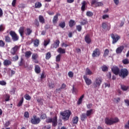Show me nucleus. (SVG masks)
<instances>
[{
  "mask_svg": "<svg viewBox=\"0 0 129 129\" xmlns=\"http://www.w3.org/2000/svg\"><path fill=\"white\" fill-rule=\"evenodd\" d=\"M19 33L21 36V37H24V33H25V27H21L19 30Z\"/></svg>",
  "mask_w": 129,
  "mask_h": 129,
  "instance_id": "nucleus-16",
  "label": "nucleus"
},
{
  "mask_svg": "<svg viewBox=\"0 0 129 129\" xmlns=\"http://www.w3.org/2000/svg\"><path fill=\"white\" fill-rule=\"evenodd\" d=\"M48 44H49V40H44V43H43L44 46L46 47V46H47Z\"/></svg>",
  "mask_w": 129,
  "mask_h": 129,
  "instance_id": "nucleus-61",
  "label": "nucleus"
},
{
  "mask_svg": "<svg viewBox=\"0 0 129 129\" xmlns=\"http://www.w3.org/2000/svg\"><path fill=\"white\" fill-rule=\"evenodd\" d=\"M3 64L4 66H10V65H12V61L9 59H5L3 62Z\"/></svg>",
  "mask_w": 129,
  "mask_h": 129,
  "instance_id": "nucleus-19",
  "label": "nucleus"
},
{
  "mask_svg": "<svg viewBox=\"0 0 129 129\" xmlns=\"http://www.w3.org/2000/svg\"><path fill=\"white\" fill-rule=\"evenodd\" d=\"M50 115L53 118H50L49 119V123H51L52 124V126L53 127H56L57 124H58V120L57 119V116L55 114V113L50 112Z\"/></svg>",
  "mask_w": 129,
  "mask_h": 129,
  "instance_id": "nucleus-1",
  "label": "nucleus"
},
{
  "mask_svg": "<svg viewBox=\"0 0 129 129\" xmlns=\"http://www.w3.org/2000/svg\"><path fill=\"white\" fill-rule=\"evenodd\" d=\"M4 31H5V27H4L3 24H1L0 25V32H4Z\"/></svg>",
  "mask_w": 129,
  "mask_h": 129,
  "instance_id": "nucleus-52",
  "label": "nucleus"
},
{
  "mask_svg": "<svg viewBox=\"0 0 129 129\" xmlns=\"http://www.w3.org/2000/svg\"><path fill=\"white\" fill-rule=\"evenodd\" d=\"M101 83H102L101 78H96L93 83L94 88H99Z\"/></svg>",
  "mask_w": 129,
  "mask_h": 129,
  "instance_id": "nucleus-7",
  "label": "nucleus"
},
{
  "mask_svg": "<svg viewBox=\"0 0 129 129\" xmlns=\"http://www.w3.org/2000/svg\"><path fill=\"white\" fill-rule=\"evenodd\" d=\"M40 118L41 119H45V118H47V116L46 115V114H42L40 116Z\"/></svg>",
  "mask_w": 129,
  "mask_h": 129,
  "instance_id": "nucleus-54",
  "label": "nucleus"
},
{
  "mask_svg": "<svg viewBox=\"0 0 129 129\" xmlns=\"http://www.w3.org/2000/svg\"><path fill=\"white\" fill-rule=\"evenodd\" d=\"M111 71L115 75H119V73H120L119 68L117 66H113L111 68Z\"/></svg>",
  "mask_w": 129,
  "mask_h": 129,
  "instance_id": "nucleus-10",
  "label": "nucleus"
},
{
  "mask_svg": "<svg viewBox=\"0 0 129 129\" xmlns=\"http://www.w3.org/2000/svg\"><path fill=\"white\" fill-rule=\"evenodd\" d=\"M87 115L86 114V113H83L81 116H80V117H81V120L82 121H85L87 118Z\"/></svg>",
  "mask_w": 129,
  "mask_h": 129,
  "instance_id": "nucleus-27",
  "label": "nucleus"
},
{
  "mask_svg": "<svg viewBox=\"0 0 129 129\" xmlns=\"http://www.w3.org/2000/svg\"><path fill=\"white\" fill-rule=\"evenodd\" d=\"M124 102L127 106H129V100H128L127 99L124 100Z\"/></svg>",
  "mask_w": 129,
  "mask_h": 129,
  "instance_id": "nucleus-63",
  "label": "nucleus"
},
{
  "mask_svg": "<svg viewBox=\"0 0 129 129\" xmlns=\"http://www.w3.org/2000/svg\"><path fill=\"white\" fill-rule=\"evenodd\" d=\"M23 102H24V97L22 98L21 100L18 103L17 106L18 107L22 106V104H23Z\"/></svg>",
  "mask_w": 129,
  "mask_h": 129,
  "instance_id": "nucleus-43",
  "label": "nucleus"
},
{
  "mask_svg": "<svg viewBox=\"0 0 129 129\" xmlns=\"http://www.w3.org/2000/svg\"><path fill=\"white\" fill-rule=\"evenodd\" d=\"M34 71L36 74H40L41 73V67L39 65H35Z\"/></svg>",
  "mask_w": 129,
  "mask_h": 129,
  "instance_id": "nucleus-15",
  "label": "nucleus"
},
{
  "mask_svg": "<svg viewBox=\"0 0 129 129\" xmlns=\"http://www.w3.org/2000/svg\"><path fill=\"white\" fill-rule=\"evenodd\" d=\"M101 54V51L99 48H96L93 51L92 56L93 57H99Z\"/></svg>",
  "mask_w": 129,
  "mask_h": 129,
  "instance_id": "nucleus-9",
  "label": "nucleus"
},
{
  "mask_svg": "<svg viewBox=\"0 0 129 129\" xmlns=\"http://www.w3.org/2000/svg\"><path fill=\"white\" fill-rule=\"evenodd\" d=\"M24 117H25L26 118H29V117H30V114L29 113V112L28 111L25 112Z\"/></svg>",
  "mask_w": 129,
  "mask_h": 129,
  "instance_id": "nucleus-47",
  "label": "nucleus"
},
{
  "mask_svg": "<svg viewBox=\"0 0 129 129\" xmlns=\"http://www.w3.org/2000/svg\"><path fill=\"white\" fill-rule=\"evenodd\" d=\"M79 118L77 116H75L73 118L72 122L74 124H77L78 122Z\"/></svg>",
  "mask_w": 129,
  "mask_h": 129,
  "instance_id": "nucleus-34",
  "label": "nucleus"
},
{
  "mask_svg": "<svg viewBox=\"0 0 129 129\" xmlns=\"http://www.w3.org/2000/svg\"><path fill=\"white\" fill-rule=\"evenodd\" d=\"M84 95H82L80 97V98H79L78 102H77V104L78 105H80L82 102V101H83V99L84 98Z\"/></svg>",
  "mask_w": 129,
  "mask_h": 129,
  "instance_id": "nucleus-32",
  "label": "nucleus"
},
{
  "mask_svg": "<svg viewBox=\"0 0 129 129\" xmlns=\"http://www.w3.org/2000/svg\"><path fill=\"white\" fill-rule=\"evenodd\" d=\"M33 31L30 28H27L25 31L26 36H30L32 34Z\"/></svg>",
  "mask_w": 129,
  "mask_h": 129,
  "instance_id": "nucleus-21",
  "label": "nucleus"
},
{
  "mask_svg": "<svg viewBox=\"0 0 129 129\" xmlns=\"http://www.w3.org/2000/svg\"><path fill=\"white\" fill-rule=\"evenodd\" d=\"M45 77H46V76H45V72H43L41 75L40 79H44V78H45Z\"/></svg>",
  "mask_w": 129,
  "mask_h": 129,
  "instance_id": "nucleus-57",
  "label": "nucleus"
},
{
  "mask_svg": "<svg viewBox=\"0 0 129 129\" xmlns=\"http://www.w3.org/2000/svg\"><path fill=\"white\" fill-rule=\"evenodd\" d=\"M57 52L60 54H64L66 52V50L61 47H59L57 49Z\"/></svg>",
  "mask_w": 129,
  "mask_h": 129,
  "instance_id": "nucleus-23",
  "label": "nucleus"
},
{
  "mask_svg": "<svg viewBox=\"0 0 129 129\" xmlns=\"http://www.w3.org/2000/svg\"><path fill=\"white\" fill-rule=\"evenodd\" d=\"M103 5V3L102 2H97L96 4V7H102V6Z\"/></svg>",
  "mask_w": 129,
  "mask_h": 129,
  "instance_id": "nucleus-50",
  "label": "nucleus"
},
{
  "mask_svg": "<svg viewBox=\"0 0 129 129\" xmlns=\"http://www.w3.org/2000/svg\"><path fill=\"white\" fill-rule=\"evenodd\" d=\"M86 16L88 17H92L93 16V13L91 11H87L86 12Z\"/></svg>",
  "mask_w": 129,
  "mask_h": 129,
  "instance_id": "nucleus-39",
  "label": "nucleus"
},
{
  "mask_svg": "<svg viewBox=\"0 0 129 129\" xmlns=\"http://www.w3.org/2000/svg\"><path fill=\"white\" fill-rule=\"evenodd\" d=\"M106 18H109V15H103V16H102V19L103 20H105L106 19Z\"/></svg>",
  "mask_w": 129,
  "mask_h": 129,
  "instance_id": "nucleus-58",
  "label": "nucleus"
},
{
  "mask_svg": "<svg viewBox=\"0 0 129 129\" xmlns=\"http://www.w3.org/2000/svg\"><path fill=\"white\" fill-rule=\"evenodd\" d=\"M0 85L3 86L7 85V83L5 81H0Z\"/></svg>",
  "mask_w": 129,
  "mask_h": 129,
  "instance_id": "nucleus-55",
  "label": "nucleus"
},
{
  "mask_svg": "<svg viewBox=\"0 0 129 129\" xmlns=\"http://www.w3.org/2000/svg\"><path fill=\"white\" fill-rule=\"evenodd\" d=\"M18 50H19V46L16 45L11 49V53L12 55H16V53L18 51Z\"/></svg>",
  "mask_w": 129,
  "mask_h": 129,
  "instance_id": "nucleus-13",
  "label": "nucleus"
},
{
  "mask_svg": "<svg viewBox=\"0 0 129 129\" xmlns=\"http://www.w3.org/2000/svg\"><path fill=\"white\" fill-rule=\"evenodd\" d=\"M69 27L72 28L76 25V22L73 20H70L69 23Z\"/></svg>",
  "mask_w": 129,
  "mask_h": 129,
  "instance_id": "nucleus-26",
  "label": "nucleus"
},
{
  "mask_svg": "<svg viewBox=\"0 0 129 129\" xmlns=\"http://www.w3.org/2000/svg\"><path fill=\"white\" fill-rule=\"evenodd\" d=\"M32 56V52L31 51H27L25 53V57L26 58H29Z\"/></svg>",
  "mask_w": 129,
  "mask_h": 129,
  "instance_id": "nucleus-22",
  "label": "nucleus"
},
{
  "mask_svg": "<svg viewBox=\"0 0 129 129\" xmlns=\"http://www.w3.org/2000/svg\"><path fill=\"white\" fill-rule=\"evenodd\" d=\"M5 45H6L5 42L2 40H0V47H5Z\"/></svg>",
  "mask_w": 129,
  "mask_h": 129,
  "instance_id": "nucleus-49",
  "label": "nucleus"
},
{
  "mask_svg": "<svg viewBox=\"0 0 129 129\" xmlns=\"http://www.w3.org/2000/svg\"><path fill=\"white\" fill-rule=\"evenodd\" d=\"M101 69L103 72H106L108 71V67L104 65L101 67Z\"/></svg>",
  "mask_w": 129,
  "mask_h": 129,
  "instance_id": "nucleus-41",
  "label": "nucleus"
},
{
  "mask_svg": "<svg viewBox=\"0 0 129 129\" xmlns=\"http://www.w3.org/2000/svg\"><path fill=\"white\" fill-rule=\"evenodd\" d=\"M102 28L104 29H106V28L107 27V25L106 23L103 22L102 25Z\"/></svg>",
  "mask_w": 129,
  "mask_h": 129,
  "instance_id": "nucleus-53",
  "label": "nucleus"
},
{
  "mask_svg": "<svg viewBox=\"0 0 129 129\" xmlns=\"http://www.w3.org/2000/svg\"><path fill=\"white\" fill-rule=\"evenodd\" d=\"M71 114L72 112L70 110H66L63 112H60V114L62 116V119L64 121H67L69 119Z\"/></svg>",
  "mask_w": 129,
  "mask_h": 129,
  "instance_id": "nucleus-3",
  "label": "nucleus"
},
{
  "mask_svg": "<svg viewBox=\"0 0 129 129\" xmlns=\"http://www.w3.org/2000/svg\"><path fill=\"white\" fill-rule=\"evenodd\" d=\"M40 43V40L38 39H36L35 40H33V44L34 47H38L39 46V44Z\"/></svg>",
  "mask_w": 129,
  "mask_h": 129,
  "instance_id": "nucleus-29",
  "label": "nucleus"
},
{
  "mask_svg": "<svg viewBox=\"0 0 129 129\" xmlns=\"http://www.w3.org/2000/svg\"><path fill=\"white\" fill-rule=\"evenodd\" d=\"M60 60H61V55L59 54L56 56V61L59 62Z\"/></svg>",
  "mask_w": 129,
  "mask_h": 129,
  "instance_id": "nucleus-42",
  "label": "nucleus"
},
{
  "mask_svg": "<svg viewBox=\"0 0 129 129\" xmlns=\"http://www.w3.org/2000/svg\"><path fill=\"white\" fill-rule=\"evenodd\" d=\"M85 41L87 44H90L92 40L90 37V35L89 34H87L85 36Z\"/></svg>",
  "mask_w": 129,
  "mask_h": 129,
  "instance_id": "nucleus-17",
  "label": "nucleus"
},
{
  "mask_svg": "<svg viewBox=\"0 0 129 129\" xmlns=\"http://www.w3.org/2000/svg\"><path fill=\"white\" fill-rule=\"evenodd\" d=\"M38 20L41 24H45V19L41 15H40L38 17Z\"/></svg>",
  "mask_w": 129,
  "mask_h": 129,
  "instance_id": "nucleus-25",
  "label": "nucleus"
},
{
  "mask_svg": "<svg viewBox=\"0 0 129 129\" xmlns=\"http://www.w3.org/2000/svg\"><path fill=\"white\" fill-rule=\"evenodd\" d=\"M60 16V13H56V14L53 17L52 19V23L54 25H55L56 23H58V17Z\"/></svg>",
  "mask_w": 129,
  "mask_h": 129,
  "instance_id": "nucleus-12",
  "label": "nucleus"
},
{
  "mask_svg": "<svg viewBox=\"0 0 129 129\" xmlns=\"http://www.w3.org/2000/svg\"><path fill=\"white\" fill-rule=\"evenodd\" d=\"M120 88L122 91H126L129 88V87L124 85H120Z\"/></svg>",
  "mask_w": 129,
  "mask_h": 129,
  "instance_id": "nucleus-28",
  "label": "nucleus"
},
{
  "mask_svg": "<svg viewBox=\"0 0 129 129\" xmlns=\"http://www.w3.org/2000/svg\"><path fill=\"white\" fill-rule=\"evenodd\" d=\"M124 128H126V129H129V120L127 122V124H126L124 125Z\"/></svg>",
  "mask_w": 129,
  "mask_h": 129,
  "instance_id": "nucleus-62",
  "label": "nucleus"
},
{
  "mask_svg": "<svg viewBox=\"0 0 129 129\" xmlns=\"http://www.w3.org/2000/svg\"><path fill=\"white\" fill-rule=\"evenodd\" d=\"M42 7V4L40 2H37L35 4V9H40Z\"/></svg>",
  "mask_w": 129,
  "mask_h": 129,
  "instance_id": "nucleus-31",
  "label": "nucleus"
},
{
  "mask_svg": "<svg viewBox=\"0 0 129 129\" xmlns=\"http://www.w3.org/2000/svg\"><path fill=\"white\" fill-rule=\"evenodd\" d=\"M80 24L81 26H84L88 24V21L86 19H83V21L80 22Z\"/></svg>",
  "mask_w": 129,
  "mask_h": 129,
  "instance_id": "nucleus-40",
  "label": "nucleus"
},
{
  "mask_svg": "<svg viewBox=\"0 0 129 129\" xmlns=\"http://www.w3.org/2000/svg\"><path fill=\"white\" fill-rule=\"evenodd\" d=\"M93 109H90L89 110H87L86 113V115L88 116L89 117L92 114H93Z\"/></svg>",
  "mask_w": 129,
  "mask_h": 129,
  "instance_id": "nucleus-30",
  "label": "nucleus"
},
{
  "mask_svg": "<svg viewBox=\"0 0 129 129\" xmlns=\"http://www.w3.org/2000/svg\"><path fill=\"white\" fill-rule=\"evenodd\" d=\"M83 78H84V80H85L87 85L89 86L92 84L91 80H90V79L87 78V77H86V76H84Z\"/></svg>",
  "mask_w": 129,
  "mask_h": 129,
  "instance_id": "nucleus-14",
  "label": "nucleus"
},
{
  "mask_svg": "<svg viewBox=\"0 0 129 129\" xmlns=\"http://www.w3.org/2000/svg\"><path fill=\"white\" fill-rule=\"evenodd\" d=\"M39 58V55L38 53H33L32 55V59L33 60L34 63L38 64L39 63V60H38Z\"/></svg>",
  "mask_w": 129,
  "mask_h": 129,
  "instance_id": "nucleus-11",
  "label": "nucleus"
},
{
  "mask_svg": "<svg viewBox=\"0 0 129 129\" xmlns=\"http://www.w3.org/2000/svg\"><path fill=\"white\" fill-rule=\"evenodd\" d=\"M123 49H124V46L123 45L117 47V49H116V53L117 54H120L122 52Z\"/></svg>",
  "mask_w": 129,
  "mask_h": 129,
  "instance_id": "nucleus-18",
  "label": "nucleus"
},
{
  "mask_svg": "<svg viewBox=\"0 0 129 129\" xmlns=\"http://www.w3.org/2000/svg\"><path fill=\"white\" fill-rule=\"evenodd\" d=\"M119 121V119L117 117H115L114 118H109L108 117H106L105 119V123L108 125H111L115 123L118 122Z\"/></svg>",
  "mask_w": 129,
  "mask_h": 129,
  "instance_id": "nucleus-2",
  "label": "nucleus"
},
{
  "mask_svg": "<svg viewBox=\"0 0 129 129\" xmlns=\"http://www.w3.org/2000/svg\"><path fill=\"white\" fill-rule=\"evenodd\" d=\"M13 59L14 61H18V60H19V56L16 55L13 57Z\"/></svg>",
  "mask_w": 129,
  "mask_h": 129,
  "instance_id": "nucleus-60",
  "label": "nucleus"
},
{
  "mask_svg": "<svg viewBox=\"0 0 129 129\" xmlns=\"http://www.w3.org/2000/svg\"><path fill=\"white\" fill-rule=\"evenodd\" d=\"M24 98H25V99L26 100H31V96H30V95H28V94H26L24 96Z\"/></svg>",
  "mask_w": 129,
  "mask_h": 129,
  "instance_id": "nucleus-45",
  "label": "nucleus"
},
{
  "mask_svg": "<svg viewBox=\"0 0 129 129\" xmlns=\"http://www.w3.org/2000/svg\"><path fill=\"white\" fill-rule=\"evenodd\" d=\"M122 62L124 64H127L129 63V60L127 58H125L122 60Z\"/></svg>",
  "mask_w": 129,
  "mask_h": 129,
  "instance_id": "nucleus-44",
  "label": "nucleus"
},
{
  "mask_svg": "<svg viewBox=\"0 0 129 129\" xmlns=\"http://www.w3.org/2000/svg\"><path fill=\"white\" fill-rule=\"evenodd\" d=\"M128 75V72L127 69L124 68V69H121V70H120L118 75L120 77H121L123 79H124L125 77L127 76Z\"/></svg>",
  "mask_w": 129,
  "mask_h": 129,
  "instance_id": "nucleus-6",
  "label": "nucleus"
},
{
  "mask_svg": "<svg viewBox=\"0 0 129 129\" xmlns=\"http://www.w3.org/2000/svg\"><path fill=\"white\" fill-rule=\"evenodd\" d=\"M10 35L11 36L12 40L14 41V42H16V41H19V36H18V34L16 33V32L13 31H11L10 32Z\"/></svg>",
  "mask_w": 129,
  "mask_h": 129,
  "instance_id": "nucleus-8",
  "label": "nucleus"
},
{
  "mask_svg": "<svg viewBox=\"0 0 129 129\" xmlns=\"http://www.w3.org/2000/svg\"><path fill=\"white\" fill-rule=\"evenodd\" d=\"M34 25L35 26H36V27H39V21H38V20H36L35 21Z\"/></svg>",
  "mask_w": 129,
  "mask_h": 129,
  "instance_id": "nucleus-59",
  "label": "nucleus"
},
{
  "mask_svg": "<svg viewBox=\"0 0 129 129\" xmlns=\"http://www.w3.org/2000/svg\"><path fill=\"white\" fill-rule=\"evenodd\" d=\"M86 75L91 76L93 75V73H92V72L90 71L89 68H87L86 70Z\"/></svg>",
  "mask_w": 129,
  "mask_h": 129,
  "instance_id": "nucleus-24",
  "label": "nucleus"
},
{
  "mask_svg": "<svg viewBox=\"0 0 129 129\" xmlns=\"http://www.w3.org/2000/svg\"><path fill=\"white\" fill-rule=\"evenodd\" d=\"M5 42H6V43H11L12 42V40H11V37H10L9 35L5 36Z\"/></svg>",
  "mask_w": 129,
  "mask_h": 129,
  "instance_id": "nucleus-36",
  "label": "nucleus"
},
{
  "mask_svg": "<svg viewBox=\"0 0 129 129\" xmlns=\"http://www.w3.org/2000/svg\"><path fill=\"white\" fill-rule=\"evenodd\" d=\"M111 38H112V43L113 44H115L117 42V41L120 40L121 37L120 35H118L117 34H111Z\"/></svg>",
  "mask_w": 129,
  "mask_h": 129,
  "instance_id": "nucleus-4",
  "label": "nucleus"
},
{
  "mask_svg": "<svg viewBox=\"0 0 129 129\" xmlns=\"http://www.w3.org/2000/svg\"><path fill=\"white\" fill-rule=\"evenodd\" d=\"M9 100H10V95L6 94L5 95V101H9Z\"/></svg>",
  "mask_w": 129,
  "mask_h": 129,
  "instance_id": "nucleus-46",
  "label": "nucleus"
},
{
  "mask_svg": "<svg viewBox=\"0 0 129 129\" xmlns=\"http://www.w3.org/2000/svg\"><path fill=\"white\" fill-rule=\"evenodd\" d=\"M109 53V50L108 49H105L104 51V53L103 54L104 57H106L108 56Z\"/></svg>",
  "mask_w": 129,
  "mask_h": 129,
  "instance_id": "nucleus-38",
  "label": "nucleus"
},
{
  "mask_svg": "<svg viewBox=\"0 0 129 129\" xmlns=\"http://www.w3.org/2000/svg\"><path fill=\"white\" fill-rule=\"evenodd\" d=\"M76 29L78 31V32H81V31L82 30V26L80 25H77Z\"/></svg>",
  "mask_w": 129,
  "mask_h": 129,
  "instance_id": "nucleus-48",
  "label": "nucleus"
},
{
  "mask_svg": "<svg viewBox=\"0 0 129 129\" xmlns=\"http://www.w3.org/2000/svg\"><path fill=\"white\" fill-rule=\"evenodd\" d=\"M18 65L19 66H24V65H25V60H24V58H21L20 62L18 63Z\"/></svg>",
  "mask_w": 129,
  "mask_h": 129,
  "instance_id": "nucleus-35",
  "label": "nucleus"
},
{
  "mask_svg": "<svg viewBox=\"0 0 129 129\" xmlns=\"http://www.w3.org/2000/svg\"><path fill=\"white\" fill-rule=\"evenodd\" d=\"M68 76L71 78H73L74 76L73 72H69Z\"/></svg>",
  "mask_w": 129,
  "mask_h": 129,
  "instance_id": "nucleus-56",
  "label": "nucleus"
},
{
  "mask_svg": "<svg viewBox=\"0 0 129 129\" xmlns=\"http://www.w3.org/2000/svg\"><path fill=\"white\" fill-rule=\"evenodd\" d=\"M59 44H60V40H59V39H56L53 44V48H58L59 46Z\"/></svg>",
  "mask_w": 129,
  "mask_h": 129,
  "instance_id": "nucleus-20",
  "label": "nucleus"
},
{
  "mask_svg": "<svg viewBox=\"0 0 129 129\" xmlns=\"http://www.w3.org/2000/svg\"><path fill=\"white\" fill-rule=\"evenodd\" d=\"M92 104H88V105H87V107L88 109H90L92 108Z\"/></svg>",
  "mask_w": 129,
  "mask_h": 129,
  "instance_id": "nucleus-64",
  "label": "nucleus"
},
{
  "mask_svg": "<svg viewBox=\"0 0 129 129\" xmlns=\"http://www.w3.org/2000/svg\"><path fill=\"white\" fill-rule=\"evenodd\" d=\"M82 7H81V10L84 12L85 11V6L86 5V1H84L82 2Z\"/></svg>",
  "mask_w": 129,
  "mask_h": 129,
  "instance_id": "nucleus-33",
  "label": "nucleus"
},
{
  "mask_svg": "<svg viewBox=\"0 0 129 129\" xmlns=\"http://www.w3.org/2000/svg\"><path fill=\"white\" fill-rule=\"evenodd\" d=\"M10 124H11V122H10V121H7L6 122L5 124H4V126L5 127H8V126H9Z\"/></svg>",
  "mask_w": 129,
  "mask_h": 129,
  "instance_id": "nucleus-51",
  "label": "nucleus"
},
{
  "mask_svg": "<svg viewBox=\"0 0 129 129\" xmlns=\"http://www.w3.org/2000/svg\"><path fill=\"white\" fill-rule=\"evenodd\" d=\"M31 122L32 124H39L41 122V118L36 115H33L31 119Z\"/></svg>",
  "mask_w": 129,
  "mask_h": 129,
  "instance_id": "nucleus-5",
  "label": "nucleus"
},
{
  "mask_svg": "<svg viewBox=\"0 0 129 129\" xmlns=\"http://www.w3.org/2000/svg\"><path fill=\"white\" fill-rule=\"evenodd\" d=\"M66 26V24H65V21L61 22L59 24V26L62 29L65 28Z\"/></svg>",
  "mask_w": 129,
  "mask_h": 129,
  "instance_id": "nucleus-37",
  "label": "nucleus"
}]
</instances>
